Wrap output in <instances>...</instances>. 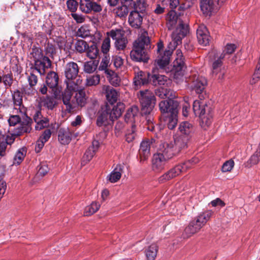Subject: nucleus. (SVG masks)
<instances>
[{"instance_id":"12","label":"nucleus","mask_w":260,"mask_h":260,"mask_svg":"<svg viewBox=\"0 0 260 260\" xmlns=\"http://www.w3.org/2000/svg\"><path fill=\"white\" fill-rule=\"evenodd\" d=\"M79 9L82 12L85 14H89L92 12L99 13L102 11L101 5L91 0H80Z\"/></svg>"},{"instance_id":"48","label":"nucleus","mask_w":260,"mask_h":260,"mask_svg":"<svg viewBox=\"0 0 260 260\" xmlns=\"http://www.w3.org/2000/svg\"><path fill=\"white\" fill-rule=\"evenodd\" d=\"M26 151L25 148H22L19 149L17 152H16L14 158V164H20L22 161L23 160L25 155H26Z\"/></svg>"},{"instance_id":"19","label":"nucleus","mask_w":260,"mask_h":260,"mask_svg":"<svg viewBox=\"0 0 260 260\" xmlns=\"http://www.w3.org/2000/svg\"><path fill=\"white\" fill-rule=\"evenodd\" d=\"M144 16V15L138 12H131L128 20L129 25L134 28H140L142 24Z\"/></svg>"},{"instance_id":"31","label":"nucleus","mask_w":260,"mask_h":260,"mask_svg":"<svg viewBox=\"0 0 260 260\" xmlns=\"http://www.w3.org/2000/svg\"><path fill=\"white\" fill-rule=\"evenodd\" d=\"M46 83L47 85L52 89H56L58 83V76L54 72H51L48 74L46 78Z\"/></svg>"},{"instance_id":"61","label":"nucleus","mask_w":260,"mask_h":260,"mask_svg":"<svg viewBox=\"0 0 260 260\" xmlns=\"http://www.w3.org/2000/svg\"><path fill=\"white\" fill-rule=\"evenodd\" d=\"M184 104L182 107V114L184 117H187L188 115L189 111L190 110V105L189 104V98L185 97L184 98Z\"/></svg>"},{"instance_id":"39","label":"nucleus","mask_w":260,"mask_h":260,"mask_svg":"<svg viewBox=\"0 0 260 260\" xmlns=\"http://www.w3.org/2000/svg\"><path fill=\"white\" fill-rule=\"evenodd\" d=\"M87 55L90 59H95L99 54V49L97 45L94 42H91V44H88L86 50Z\"/></svg>"},{"instance_id":"23","label":"nucleus","mask_w":260,"mask_h":260,"mask_svg":"<svg viewBox=\"0 0 260 260\" xmlns=\"http://www.w3.org/2000/svg\"><path fill=\"white\" fill-rule=\"evenodd\" d=\"M193 110L194 114L199 117L205 115L206 111L209 110L207 105L203 101L196 100L193 104Z\"/></svg>"},{"instance_id":"4","label":"nucleus","mask_w":260,"mask_h":260,"mask_svg":"<svg viewBox=\"0 0 260 260\" xmlns=\"http://www.w3.org/2000/svg\"><path fill=\"white\" fill-rule=\"evenodd\" d=\"M199 160L198 158L193 157L191 159L185 161L182 164L176 166L161 175L159 178L158 181L160 183H163L178 176L182 172H185L188 169L191 168L192 166L199 162Z\"/></svg>"},{"instance_id":"41","label":"nucleus","mask_w":260,"mask_h":260,"mask_svg":"<svg viewBox=\"0 0 260 260\" xmlns=\"http://www.w3.org/2000/svg\"><path fill=\"white\" fill-rule=\"evenodd\" d=\"M107 38H111L115 41L125 35L124 31L121 29H112L106 33Z\"/></svg>"},{"instance_id":"49","label":"nucleus","mask_w":260,"mask_h":260,"mask_svg":"<svg viewBox=\"0 0 260 260\" xmlns=\"http://www.w3.org/2000/svg\"><path fill=\"white\" fill-rule=\"evenodd\" d=\"M41 103L48 109H52L55 105V101L53 98L46 96V98H41Z\"/></svg>"},{"instance_id":"33","label":"nucleus","mask_w":260,"mask_h":260,"mask_svg":"<svg viewBox=\"0 0 260 260\" xmlns=\"http://www.w3.org/2000/svg\"><path fill=\"white\" fill-rule=\"evenodd\" d=\"M84 89H82L76 93L74 96L75 99V108L78 106L83 107L85 105L87 102V98Z\"/></svg>"},{"instance_id":"16","label":"nucleus","mask_w":260,"mask_h":260,"mask_svg":"<svg viewBox=\"0 0 260 260\" xmlns=\"http://www.w3.org/2000/svg\"><path fill=\"white\" fill-rule=\"evenodd\" d=\"M77 134L69 128H61L58 131V140L62 144L66 145L70 143L72 138H76Z\"/></svg>"},{"instance_id":"22","label":"nucleus","mask_w":260,"mask_h":260,"mask_svg":"<svg viewBox=\"0 0 260 260\" xmlns=\"http://www.w3.org/2000/svg\"><path fill=\"white\" fill-rule=\"evenodd\" d=\"M202 228L196 219L192 220L189 222L188 225L185 228L182 234V237L184 239L188 238L199 232Z\"/></svg>"},{"instance_id":"10","label":"nucleus","mask_w":260,"mask_h":260,"mask_svg":"<svg viewBox=\"0 0 260 260\" xmlns=\"http://www.w3.org/2000/svg\"><path fill=\"white\" fill-rule=\"evenodd\" d=\"M157 153L169 160L178 154L177 150L175 149L172 141L161 143L158 148Z\"/></svg>"},{"instance_id":"44","label":"nucleus","mask_w":260,"mask_h":260,"mask_svg":"<svg viewBox=\"0 0 260 260\" xmlns=\"http://www.w3.org/2000/svg\"><path fill=\"white\" fill-rule=\"evenodd\" d=\"M137 136L135 124L131 125L130 128L126 130L125 133V140L128 143L133 142Z\"/></svg>"},{"instance_id":"43","label":"nucleus","mask_w":260,"mask_h":260,"mask_svg":"<svg viewBox=\"0 0 260 260\" xmlns=\"http://www.w3.org/2000/svg\"><path fill=\"white\" fill-rule=\"evenodd\" d=\"M101 205L97 202H93L91 204L85 207L84 214L85 216H90L99 210Z\"/></svg>"},{"instance_id":"57","label":"nucleus","mask_w":260,"mask_h":260,"mask_svg":"<svg viewBox=\"0 0 260 260\" xmlns=\"http://www.w3.org/2000/svg\"><path fill=\"white\" fill-rule=\"evenodd\" d=\"M13 98L15 105L21 106L22 104V96L21 92L19 91H14Z\"/></svg>"},{"instance_id":"3","label":"nucleus","mask_w":260,"mask_h":260,"mask_svg":"<svg viewBox=\"0 0 260 260\" xmlns=\"http://www.w3.org/2000/svg\"><path fill=\"white\" fill-rule=\"evenodd\" d=\"M8 122L10 127L15 126L17 124L18 126L11 129L12 131H14V135H21L25 133H29L31 131V124L32 120L27 116H24L21 118L19 116L17 115H10Z\"/></svg>"},{"instance_id":"26","label":"nucleus","mask_w":260,"mask_h":260,"mask_svg":"<svg viewBox=\"0 0 260 260\" xmlns=\"http://www.w3.org/2000/svg\"><path fill=\"white\" fill-rule=\"evenodd\" d=\"M194 128L192 124L188 121L181 122L179 127L180 135L183 136H188L190 138V135L194 132Z\"/></svg>"},{"instance_id":"25","label":"nucleus","mask_w":260,"mask_h":260,"mask_svg":"<svg viewBox=\"0 0 260 260\" xmlns=\"http://www.w3.org/2000/svg\"><path fill=\"white\" fill-rule=\"evenodd\" d=\"M130 56L133 61L138 62L147 63L149 59L145 52H142L135 49H133L131 51Z\"/></svg>"},{"instance_id":"17","label":"nucleus","mask_w":260,"mask_h":260,"mask_svg":"<svg viewBox=\"0 0 260 260\" xmlns=\"http://www.w3.org/2000/svg\"><path fill=\"white\" fill-rule=\"evenodd\" d=\"M169 160L157 152L154 154L152 159V168L155 172H160L164 170Z\"/></svg>"},{"instance_id":"36","label":"nucleus","mask_w":260,"mask_h":260,"mask_svg":"<svg viewBox=\"0 0 260 260\" xmlns=\"http://www.w3.org/2000/svg\"><path fill=\"white\" fill-rule=\"evenodd\" d=\"M125 109V106L122 103L119 102L116 106L111 108L110 113L112 114L114 120L119 117Z\"/></svg>"},{"instance_id":"54","label":"nucleus","mask_w":260,"mask_h":260,"mask_svg":"<svg viewBox=\"0 0 260 260\" xmlns=\"http://www.w3.org/2000/svg\"><path fill=\"white\" fill-rule=\"evenodd\" d=\"M39 170L37 173V175L43 177L46 175L49 171V169L48 167V166L45 163H41L40 165L38 166Z\"/></svg>"},{"instance_id":"9","label":"nucleus","mask_w":260,"mask_h":260,"mask_svg":"<svg viewBox=\"0 0 260 260\" xmlns=\"http://www.w3.org/2000/svg\"><path fill=\"white\" fill-rule=\"evenodd\" d=\"M187 82L188 87L191 89L194 90L197 93H202L207 84L205 78L196 74L190 77Z\"/></svg>"},{"instance_id":"5","label":"nucleus","mask_w":260,"mask_h":260,"mask_svg":"<svg viewBox=\"0 0 260 260\" xmlns=\"http://www.w3.org/2000/svg\"><path fill=\"white\" fill-rule=\"evenodd\" d=\"M237 46L235 44L231 43L227 44L222 54L214 61L213 65L240 63V59L238 58L237 56L233 54Z\"/></svg>"},{"instance_id":"62","label":"nucleus","mask_w":260,"mask_h":260,"mask_svg":"<svg viewBox=\"0 0 260 260\" xmlns=\"http://www.w3.org/2000/svg\"><path fill=\"white\" fill-rule=\"evenodd\" d=\"M212 71V73L218 76L219 78H222L224 74V71L222 66H213Z\"/></svg>"},{"instance_id":"21","label":"nucleus","mask_w":260,"mask_h":260,"mask_svg":"<svg viewBox=\"0 0 260 260\" xmlns=\"http://www.w3.org/2000/svg\"><path fill=\"white\" fill-rule=\"evenodd\" d=\"M62 101L66 107V110L68 112H72L75 108V99L72 96V93L68 90H64L62 94Z\"/></svg>"},{"instance_id":"42","label":"nucleus","mask_w":260,"mask_h":260,"mask_svg":"<svg viewBox=\"0 0 260 260\" xmlns=\"http://www.w3.org/2000/svg\"><path fill=\"white\" fill-rule=\"evenodd\" d=\"M178 112H173V114L167 115L166 121L167 122L168 128L173 129L175 128L177 123Z\"/></svg>"},{"instance_id":"47","label":"nucleus","mask_w":260,"mask_h":260,"mask_svg":"<svg viewBox=\"0 0 260 260\" xmlns=\"http://www.w3.org/2000/svg\"><path fill=\"white\" fill-rule=\"evenodd\" d=\"M127 43L128 40L124 35L119 40L115 41L114 46L116 50H124L126 48Z\"/></svg>"},{"instance_id":"28","label":"nucleus","mask_w":260,"mask_h":260,"mask_svg":"<svg viewBox=\"0 0 260 260\" xmlns=\"http://www.w3.org/2000/svg\"><path fill=\"white\" fill-rule=\"evenodd\" d=\"M138 113L139 108L137 106H134L129 108L125 115V121L131 123V125L135 124L136 117L138 116Z\"/></svg>"},{"instance_id":"53","label":"nucleus","mask_w":260,"mask_h":260,"mask_svg":"<svg viewBox=\"0 0 260 260\" xmlns=\"http://www.w3.org/2000/svg\"><path fill=\"white\" fill-rule=\"evenodd\" d=\"M95 153L93 149L88 148L82 157V161L85 163L88 162L92 159Z\"/></svg>"},{"instance_id":"27","label":"nucleus","mask_w":260,"mask_h":260,"mask_svg":"<svg viewBox=\"0 0 260 260\" xmlns=\"http://www.w3.org/2000/svg\"><path fill=\"white\" fill-rule=\"evenodd\" d=\"M124 165H118L114 170L110 173L108 176L109 180L112 183H115L119 180L122 174L123 173V170L124 169Z\"/></svg>"},{"instance_id":"45","label":"nucleus","mask_w":260,"mask_h":260,"mask_svg":"<svg viewBox=\"0 0 260 260\" xmlns=\"http://www.w3.org/2000/svg\"><path fill=\"white\" fill-rule=\"evenodd\" d=\"M147 7V4L144 0H137L134 5L133 11L141 13L144 15Z\"/></svg>"},{"instance_id":"64","label":"nucleus","mask_w":260,"mask_h":260,"mask_svg":"<svg viewBox=\"0 0 260 260\" xmlns=\"http://www.w3.org/2000/svg\"><path fill=\"white\" fill-rule=\"evenodd\" d=\"M201 121L205 126H208L211 123V116L209 114H206L200 116Z\"/></svg>"},{"instance_id":"15","label":"nucleus","mask_w":260,"mask_h":260,"mask_svg":"<svg viewBox=\"0 0 260 260\" xmlns=\"http://www.w3.org/2000/svg\"><path fill=\"white\" fill-rule=\"evenodd\" d=\"M178 103L177 101L171 100H164L159 104L160 112L163 114L170 115L173 112H178Z\"/></svg>"},{"instance_id":"55","label":"nucleus","mask_w":260,"mask_h":260,"mask_svg":"<svg viewBox=\"0 0 260 260\" xmlns=\"http://www.w3.org/2000/svg\"><path fill=\"white\" fill-rule=\"evenodd\" d=\"M177 56L174 61V65H184L185 60L184 57L182 55L181 51L179 49L176 51Z\"/></svg>"},{"instance_id":"35","label":"nucleus","mask_w":260,"mask_h":260,"mask_svg":"<svg viewBox=\"0 0 260 260\" xmlns=\"http://www.w3.org/2000/svg\"><path fill=\"white\" fill-rule=\"evenodd\" d=\"M260 161V145L255 153L250 157L248 160L245 164V167L250 168L252 166L256 165Z\"/></svg>"},{"instance_id":"60","label":"nucleus","mask_w":260,"mask_h":260,"mask_svg":"<svg viewBox=\"0 0 260 260\" xmlns=\"http://www.w3.org/2000/svg\"><path fill=\"white\" fill-rule=\"evenodd\" d=\"M110 46V39L107 37L104 40L102 43V51L103 53L106 54L109 52Z\"/></svg>"},{"instance_id":"11","label":"nucleus","mask_w":260,"mask_h":260,"mask_svg":"<svg viewBox=\"0 0 260 260\" xmlns=\"http://www.w3.org/2000/svg\"><path fill=\"white\" fill-rule=\"evenodd\" d=\"M154 147H155V140L154 139H147L141 142L139 151L141 162L148 159L150 155V149Z\"/></svg>"},{"instance_id":"52","label":"nucleus","mask_w":260,"mask_h":260,"mask_svg":"<svg viewBox=\"0 0 260 260\" xmlns=\"http://www.w3.org/2000/svg\"><path fill=\"white\" fill-rule=\"evenodd\" d=\"M99 75L93 76L86 79V85L87 86H95L100 83Z\"/></svg>"},{"instance_id":"2","label":"nucleus","mask_w":260,"mask_h":260,"mask_svg":"<svg viewBox=\"0 0 260 260\" xmlns=\"http://www.w3.org/2000/svg\"><path fill=\"white\" fill-rule=\"evenodd\" d=\"M178 30L172 35V41L168 45V49H166L163 51L164 45L162 42H160L157 43V53L158 55L155 59V63L157 65H169L170 60V57L172 54L173 50L176 47L182 42V39L185 37L186 29H183V30L180 34H178Z\"/></svg>"},{"instance_id":"46","label":"nucleus","mask_w":260,"mask_h":260,"mask_svg":"<svg viewBox=\"0 0 260 260\" xmlns=\"http://www.w3.org/2000/svg\"><path fill=\"white\" fill-rule=\"evenodd\" d=\"M171 75L175 79H179L184 75L183 67L184 66H171Z\"/></svg>"},{"instance_id":"58","label":"nucleus","mask_w":260,"mask_h":260,"mask_svg":"<svg viewBox=\"0 0 260 260\" xmlns=\"http://www.w3.org/2000/svg\"><path fill=\"white\" fill-rule=\"evenodd\" d=\"M234 166V161L230 159L226 161L222 165L221 171L222 172H230Z\"/></svg>"},{"instance_id":"50","label":"nucleus","mask_w":260,"mask_h":260,"mask_svg":"<svg viewBox=\"0 0 260 260\" xmlns=\"http://www.w3.org/2000/svg\"><path fill=\"white\" fill-rule=\"evenodd\" d=\"M114 12L119 17H125L128 13V7L125 5H122L114 9Z\"/></svg>"},{"instance_id":"6","label":"nucleus","mask_w":260,"mask_h":260,"mask_svg":"<svg viewBox=\"0 0 260 260\" xmlns=\"http://www.w3.org/2000/svg\"><path fill=\"white\" fill-rule=\"evenodd\" d=\"M183 15L181 16L180 13L179 15L177 14V13L173 11H170L167 16V25L168 29L171 30L173 29L175 26L178 24V25L176 29L173 32L172 35L178 30V34H180L183 30V29H186V33L185 36L188 32V25L186 22H184L183 18ZM172 37V36H171Z\"/></svg>"},{"instance_id":"37","label":"nucleus","mask_w":260,"mask_h":260,"mask_svg":"<svg viewBox=\"0 0 260 260\" xmlns=\"http://www.w3.org/2000/svg\"><path fill=\"white\" fill-rule=\"evenodd\" d=\"M158 246L155 244H152L145 250V255L147 260H154L157 253Z\"/></svg>"},{"instance_id":"29","label":"nucleus","mask_w":260,"mask_h":260,"mask_svg":"<svg viewBox=\"0 0 260 260\" xmlns=\"http://www.w3.org/2000/svg\"><path fill=\"white\" fill-rule=\"evenodd\" d=\"M82 81L80 79H77L75 82L73 80L66 81L67 84V88L65 90H68L71 93L73 91H79L82 89H84L83 86L82 85Z\"/></svg>"},{"instance_id":"34","label":"nucleus","mask_w":260,"mask_h":260,"mask_svg":"<svg viewBox=\"0 0 260 260\" xmlns=\"http://www.w3.org/2000/svg\"><path fill=\"white\" fill-rule=\"evenodd\" d=\"M214 6L213 0H201L200 7L204 14L208 15L213 10Z\"/></svg>"},{"instance_id":"32","label":"nucleus","mask_w":260,"mask_h":260,"mask_svg":"<svg viewBox=\"0 0 260 260\" xmlns=\"http://www.w3.org/2000/svg\"><path fill=\"white\" fill-rule=\"evenodd\" d=\"M213 213V212L211 210L206 211L199 215L195 219L198 222V224L203 228L210 219Z\"/></svg>"},{"instance_id":"30","label":"nucleus","mask_w":260,"mask_h":260,"mask_svg":"<svg viewBox=\"0 0 260 260\" xmlns=\"http://www.w3.org/2000/svg\"><path fill=\"white\" fill-rule=\"evenodd\" d=\"M103 90L106 91L107 99L111 104H113L117 101L118 93L115 89L109 86L104 85L103 87Z\"/></svg>"},{"instance_id":"59","label":"nucleus","mask_w":260,"mask_h":260,"mask_svg":"<svg viewBox=\"0 0 260 260\" xmlns=\"http://www.w3.org/2000/svg\"><path fill=\"white\" fill-rule=\"evenodd\" d=\"M45 52L47 54L49 55L53 58L54 54L56 53L54 45L48 42L45 46Z\"/></svg>"},{"instance_id":"38","label":"nucleus","mask_w":260,"mask_h":260,"mask_svg":"<svg viewBox=\"0 0 260 260\" xmlns=\"http://www.w3.org/2000/svg\"><path fill=\"white\" fill-rule=\"evenodd\" d=\"M28 81L30 88L24 89V91L25 93L27 94H34L36 91L33 87L37 83V77L33 73H31L28 78Z\"/></svg>"},{"instance_id":"18","label":"nucleus","mask_w":260,"mask_h":260,"mask_svg":"<svg viewBox=\"0 0 260 260\" xmlns=\"http://www.w3.org/2000/svg\"><path fill=\"white\" fill-rule=\"evenodd\" d=\"M197 37L201 45L206 46L209 44L210 37L206 26L203 24L199 26L197 30Z\"/></svg>"},{"instance_id":"14","label":"nucleus","mask_w":260,"mask_h":260,"mask_svg":"<svg viewBox=\"0 0 260 260\" xmlns=\"http://www.w3.org/2000/svg\"><path fill=\"white\" fill-rule=\"evenodd\" d=\"M149 43L150 38L147 31L144 29H141L140 36L134 43L133 49L145 52L144 48L145 47H147Z\"/></svg>"},{"instance_id":"56","label":"nucleus","mask_w":260,"mask_h":260,"mask_svg":"<svg viewBox=\"0 0 260 260\" xmlns=\"http://www.w3.org/2000/svg\"><path fill=\"white\" fill-rule=\"evenodd\" d=\"M49 125V119L46 117H43L38 122H36L35 128L37 130H41Z\"/></svg>"},{"instance_id":"1","label":"nucleus","mask_w":260,"mask_h":260,"mask_svg":"<svg viewBox=\"0 0 260 260\" xmlns=\"http://www.w3.org/2000/svg\"><path fill=\"white\" fill-rule=\"evenodd\" d=\"M157 81L158 84L162 86L159 87L155 90V94L161 99H168L171 100L176 97L175 92L171 90L170 88H168V85L170 83V81H167V77L163 75H159L153 74L151 75L150 73L147 74V77L145 74L141 71L140 72L137 76H136L134 80V83L135 86H138L141 85H145L147 84L150 80V77Z\"/></svg>"},{"instance_id":"51","label":"nucleus","mask_w":260,"mask_h":260,"mask_svg":"<svg viewBox=\"0 0 260 260\" xmlns=\"http://www.w3.org/2000/svg\"><path fill=\"white\" fill-rule=\"evenodd\" d=\"M88 44L86 42L83 40H78L75 45L76 50L82 53L85 51L88 46Z\"/></svg>"},{"instance_id":"40","label":"nucleus","mask_w":260,"mask_h":260,"mask_svg":"<svg viewBox=\"0 0 260 260\" xmlns=\"http://www.w3.org/2000/svg\"><path fill=\"white\" fill-rule=\"evenodd\" d=\"M78 67L68 66L66 69L65 75L68 80H73L77 77L79 71Z\"/></svg>"},{"instance_id":"24","label":"nucleus","mask_w":260,"mask_h":260,"mask_svg":"<svg viewBox=\"0 0 260 260\" xmlns=\"http://www.w3.org/2000/svg\"><path fill=\"white\" fill-rule=\"evenodd\" d=\"M189 139V137L183 136L180 135L175 138L174 141H172V143L174 144L175 149L177 150V154H178L182 149L187 147Z\"/></svg>"},{"instance_id":"8","label":"nucleus","mask_w":260,"mask_h":260,"mask_svg":"<svg viewBox=\"0 0 260 260\" xmlns=\"http://www.w3.org/2000/svg\"><path fill=\"white\" fill-rule=\"evenodd\" d=\"M28 57L31 60L29 65H51L52 63L51 59L44 56L40 48L35 46L30 50Z\"/></svg>"},{"instance_id":"7","label":"nucleus","mask_w":260,"mask_h":260,"mask_svg":"<svg viewBox=\"0 0 260 260\" xmlns=\"http://www.w3.org/2000/svg\"><path fill=\"white\" fill-rule=\"evenodd\" d=\"M139 93L142 114H150L152 112L156 103L154 94L149 89L141 90Z\"/></svg>"},{"instance_id":"63","label":"nucleus","mask_w":260,"mask_h":260,"mask_svg":"<svg viewBox=\"0 0 260 260\" xmlns=\"http://www.w3.org/2000/svg\"><path fill=\"white\" fill-rule=\"evenodd\" d=\"M67 5L70 11L75 12L77 9L78 3L75 0H68L67 2Z\"/></svg>"},{"instance_id":"13","label":"nucleus","mask_w":260,"mask_h":260,"mask_svg":"<svg viewBox=\"0 0 260 260\" xmlns=\"http://www.w3.org/2000/svg\"><path fill=\"white\" fill-rule=\"evenodd\" d=\"M110 111L111 108L109 106L106 105L102 108L96 120L98 126L107 125L110 121L114 120Z\"/></svg>"},{"instance_id":"20","label":"nucleus","mask_w":260,"mask_h":260,"mask_svg":"<svg viewBox=\"0 0 260 260\" xmlns=\"http://www.w3.org/2000/svg\"><path fill=\"white\" fill-rule=\"evenodd\" d=\"M108 66H99V70L104 71L107 75L109 82L113 86H119L120 83V78L114 71L108 69Z\"/></svg>"}]
</instances>
